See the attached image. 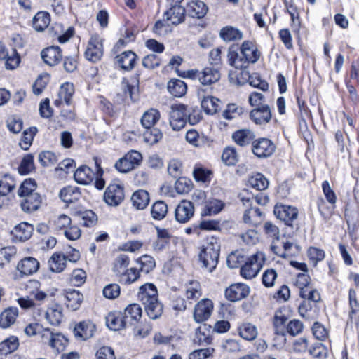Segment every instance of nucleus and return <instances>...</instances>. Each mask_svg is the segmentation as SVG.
I'll return each instance as SVG.
<instances>
[{
  "mask_svg": "<svg viewBox=\"0 0 359 359\" xmlns=\"http://www.w3.org/2000/svg\"><path fill=\"white\" fill-rule=\"evenodd\" d=\"M142 161V154L137 151L131 150L118 160L114 166L118 172L127 173L138 166Z\"/></svg>",
  "mask_w": 359,
  "mask_h": 359,
  "instance_id": "3",
  "label": "nucleus"
},
{
  "mask_svg": "<svg viewBox=\"0 0 359 359\" xmlns=\"http://www.w3.org/2000/svg\"><path fill=\"white\" fill-rule=\"evenodd\" d=\"M45 316L50 325L57 326L61 323L63 318L62 308L59 304H54L48 308Z\"/></svg>",
  "mask_w": 359,
  "mask_h": 359,
  "instance_id": "24",
  "label": "nucleus"
},
{
  "mask_svg": "<svg viewBox=\"0 0 359 359\" xmlns=\"http://www.w3.org/2000/svg\"><path fill=\"white\" fill-rule=\"evenodd\" d=\"M57 161V156L51 151H44L39 154V161L44 167L54 165Z\"/></svg>",
  "mask_w": 359,
  "mask_h": 359,
  "instance_id": "64",
  "label": "nucleus"
},
{
  "mask_svg": "<svg viewBox=\"0 0 359 359\" xmlns=\"http://www.w3.org/2000/svg\"><path fill=\"white\" fill-rule=\"evenodd\" d=\"M118 65L124 70H131L137 59L136 54L130 50L125 51L116 57Z\"/></svg>",
  "mask_w": 359,
  "mask_h": 359,
  "instance_id": "23",
  "label": "nucleus"
},
{
  "mask_svg": "<svg viewBox=\"0 0 359 359\" xmlns=\"http://www.w3.org/2000/svg\"><path fill=\"white\" fill-rule=\"evenodd\" d=\"M88 324L85 322L77 323L73 330L74 335L76 339L86 340L88 339Z\"/></svg>",
  "mask_w": 359,
  "mask_h": 359,
  "instance_id": "62",
  "label": "nucleus"
},
{
  "mask_svg": "<svg viewBox=\"0 0 359 359\" xmlns=\"http://www.w3.org/2000/svg\"><path fill=\"white\" fill-rule=\"evenodd\" d=\"M19 346L18 339L16 337H11L0 343V353L2 355H7L15 351Z\"/></svg>",
  "mask_w": 359,
  "mask_h": 359,
  "instance_id": "48",
  "label": "nucleus"
},
{
  "mask_svg": "<svg viewBox=\"0 0 359 359\" xmlns=\"http://www.w3.org/2000/svg\"><path fill=\"white\" fill-rule=\"evenodd\" d=\"M50 22V14L46 11L38 12L32 20V26L37 32H43Z\"/></svg>",
  "mask_w": 359,
  "mask_h": 359,
  "instance_id": "30",
  "label": "nucleus"
},
{
  "mask_svg": "<svg viewBox=\"0 0 359 359\" xmlns=\"http://www.w3.org/2000/svg\"><path fill=\"white\" fill-rule=\"evenodd\" d=\"M0 60H6V69L12 70L18 67L20 57L15 49H12L11 53H9L5 45L0 42Z\"/></svg>",
  "mask_w": 359,
  "mask_h": 359,
  "instance_id": "12",
  "label": "nucleus"
},
{
  "mask_svg": "<svg viewBox=\"0 0 359 359\" xmlns=\"http://www.w3.org/2000/svg\"><path fill=\"white\" fill-rule=\"evenodd\" d=\"M276 146L269 139L260 138L252 142V152L259 158H267L275 151Z\"/></svg>",
  "mask_w": 359,
  "mask_h": 359,
  "instance_id": "7",
  "label": "nucleus"
},
{
  "mask_svg": "<svg viewBox=\"0 0 359 359\" xmlns=\"http://www.w3.org/2000/svg\"><path fill=\"white\" fill-rule=\"evenodd\" d=\"M69 343L68 339L61 333H55L50 348L55 350L57 353L65 351Z\"/></svg>",
  "mask_w": 359,
  "mask_h": 359,
  "instance_id": "53",
  "label": "nucleus"
},
{
  "mask_svg": "<svg viewBox=\"0 0 359 359\" xmlns=\"http://www.w3.org/2000/svg\"><path fill=\"white\" fill-rule=\"evenodd\" d=\"M227 59L229 65L236 69H242L248 67V66L247 62L244 60L243 56L241 53H238L233 46L229 48Z\"/></svg>",
  "mask_w": 359,
  "mask_h": 359,
  "instance_id": "25",
  "label": "nucleus"
},
{
  "mask_svg": "<svg viewBox=\"0 0 359 359\" xmlns=\"http://www.w3.org/2000/svg\"><path fill=\"white\" fill-rule=\"evenodd\" d=\"M224 203L217 199L208 201L202 210V216H210L218 214L224 208Z\"/></svg>",
  "mask_w": 359,
  "mask_h": 359,
  "instance_id": "37",
  "label": "nucleus"
},
{
  "mask_svg": "<svg viewBox=\"0 0 359 359\" xmlns=\"http://www.w3.org/2000/svg\"><path fill=\"white\" fill-rule=\"evenodd\" d=\"M247 209L245 210L243 215V221L246 224H255L258 222V219H259L262 213L260 210L255 207H246Z\"/></svg>",
  "mask_w": 359,
  "mask_h": 359,
  "instance_id": "52",
  "label": "nucleus"
},
{
  "mask_svg": "<svg viewBox=\"0 0 359 359\" xmlns=\"http://www.w3.org/2000/svg\"><path fill=\"white\" fill-rule=\"evenodd\" d=\"M18 316V309L16 307H10L5 309L0 315V327L7 328L13 325Z\"/></svg>",
  "mask_w": 359,
  "mask_h": 359,
  "instance_id": "28",
  "label": "nucleus"
},
{
  "mask_svg": "<svg viewBox=\"0 0 359 359\" xmlns=\"http://www.w3.org/2000/svg\"><path fill=\"white\" fill-rule=\"evenodd\" d=\"M220 245L215 240L208 242L203 245L199 254V260L202 266L212 272L217 266L219 256Z\"/></svg>",
  "mask_w": 359,
  "mask_h": 359,
  "instance_id": "1",
  "label": "nucleus"
},
{
  "mask_svg": "<svg viewBox=\"0 0 359 359\" xmlns=\"http://www.w3.org/2000/svg\"><path fill=\"white\" fill-rule=\"evenodd\" d=\"M36 183L34 180L27 179L20 186L18 194L20 198L36 194Z\"/></svg>",
  "mask_w": 359,
  "mask_h": 359,
  "instance_id": "49",
  "label": "nucleus"
},
{
  "mask_svg": "<svg viewBox=\"0 0 359 359\" xmlns=\"http://www.w3.org/2000/svg\"><path fill=\"white\" fill-rule=\"evenodd\" d=\"M222 161L227 165H235L238 161V155L236 149L233 147H226L222 155Z\"/></svg>",
  "mask_w": 359,
  "mask_h": 359,
  "instance_id": "59",
  "label": "nucleus"
},
{
  "mask_svg": "<svg viewBox=\"0 0 359 359\" xmlns=\"http://www.w3.org/2000/svg\"><path fill=\"white\" fill-rule=\"evenodd\" d=\"M142 310L138 304H129L124 310L122 316L127 326L135 325L142 317Z\"/></svg>",
  "mask_w": 359,
  "mask_h": 359,
  "instance_id": "15",
  "label": "nucleus"
},
{
  "mask_svg": "<svg viewBox=\"0 0 359 359\" xmlns=\"http://www.w3.org/2000/svg\"><path fill=\"white\" fill-rule=\"evenodd\" d=\"M14 177L8 174H0V196H4L11 193L15 187Z\"/></svg>",
  "mask_w": 359,
  "mask_h": 359,
  "instance_id": "36",
  "label": "nucleus"
},
{
  "mask_svg": "<svg viewBox=\"0 0 359 359\" xmlns=\"http://www.w3.org/2000/svg\"><path fill=\"white\" fill-rule=\"evenodd\" d=\"M130 264V259L128 255L121 254L114 260L112 271L116 278L125 272Z\"/></svg>",
  "mask_w": 359,
  "mask_h": 359,
  "instance_id": "41",
  "label": "nucleus"
},
{
  "mask_svg": "<svg viewBox=\"0 0 359 359\" xmlns=\"http://www.w3.org/2000/svg\"><path fill=\"white\" fill-rule=\"evenodd\" d=\"M287 321V318L283 313L282 311H278L276 312L273 318V326L275 328V333L278 336L282 337L284 341H285V324Z\"/></svg>",
  "mask_w": 359,
  "mask_h": 359,
  "instance_id": "32",
  "label": "nucleus"
},
{
  "mask_svg": "<svg viewBox=\"0 0 359 359\" xmlns=\"http://www.w3.org/2000/svg\"><path fill=\"white\" fill-rule=\"evenodd\" d=\"M65 304L67 307L72 311L77 310L83 300V296L78 290H69L64 292Z\"/></svg>",
  "mask_w": 359,
  "mask_h": 359,
  "instance_id": "22",
  "label": "nucleus"
},
{
  "mask_svg": "<svg viewBox=\"0 0 359 359\" xmlns=\"http://www.w3.org/2000/svg\"><path fill=\"white\" fill-rule=\"evenodd\" d=\"M41 57L44 62L50 66H54L62 59L61 49L58 46H50L41 51Z\"/></svg>",
  "mask_w": 359,
  "mask_h": 359,
  "instance_id": "21",
  "label": "nucleus"
},
{
  "mask_svg": "<svg viewBox=\"0 0 359 359\" xmlns=\"http://www.w3.org/2000/svg\"><path fill=\"white\" fill-rule=\"evenodd\" d=\"M187 106L184 104H174L170 112V125L173 130L179 131L187 123Z\"/></svg>",
  "mask_w": 359,
  "mask_h": 359,
  "instance_id": "4",
  "label": "nucleus"
},
{
  "mask_svg": "<svg viewBox=\"0 0 359 359\" xmlns=\"http://www.w3.org/2000/svg\"><path fill=\"white\" fill-rule=\"evenodd\" d=\"M213 303L209 299L200 301L194 308V319L197 323H202L208 320L212 312Z\"/></svg>",
  "mask_w": 359,
  "mask_h": 359,
  "instance_id": "8",
  "label": "nucleus"
},
{
  "mask_svg": "<svg viewBox=\"0 0 359 359\" xmlns=\"http://www.w3.org/2000/svg\"><path fill=\"white\" fill-rule=\"evenodd\" d=\"M140 276V271L135 268L127 269L125 272L118 276L116 279L122 284L130 285L135 282Z\"/></svg>",
  "mask_w": 359,
  "mask_h": 359,
  "instance_id": "43",
  "label": "nucleus"
},
{
  "mask_svg": "<svg viewBox=\"0 0 359 359\" xmlns=\"http://www.w3.org/2000/svg\"><path fill=\"white\" fill-rule=\"evenodd\" d=\"M194 215V207L189 201L183 200L177 206L175 212V219L180 223H187Z\"/></svg>",
  "mask_w": 359,
  "mask_h": 359,
  "instance_id": "9",
  "label": "nucleus"
},
{
  "mask_svg": "<svg viewBox=\"0 0 359 359\" xmlns=\"http://www.w3.org/2000/svg\"><path fill=\"white\" fill-rule=\"evenodd\" d=\"M138 299L143 305L158 299V291L156 286L152 283H146L139 288Z\"/></svg>",
  "mask_w": 359,
  "mask_h": 359,
  "instance_id": "18",
  "label": "nucleus"
},
{
  "mask_svg": "<svg viewBox=\"0 0 359 359\" xmlns=\"http://www.w3.org/2000/svg\"><path fill=\"white\" fill-rule=\"evenodd\" d=\"M264 262V255L257 252L249 257L241 269V275L246 278L251 279L255 277L262 267Z\"/></svg>",
  "mask_w": 359,
  "mask_h": 359,
  "instance_id": "2",
  "label": "nucleus"
},
{
  "mask_svg": "<svg viewBox=\"0 0 359 359\" xmlns=\"http://www.w3.org/2000/svg\"><path fill=\"white\" fill-rule=\"evenodd\" d=\"M74 93V87L72 83L67 82L62 84L58 92V99L54 102L55 105L59 107L63 102L67 105H70Z\"/></svg>",
  "mask_w": 359,
  "mask_h": 359,
  "instance_id": "20",
  "label": "nucleus"
},
{
  "mask_svg": "<svg viewBox=\"0 0 359 359\" xmlns=\"http://www.w3.org/2000/svg\"><path fill=\"white\" fill-rule=\"evenodd\" d=\"M240 51L248 65L255 63L261 55L256 45L250 41H244L240 47Z\"/></svg>",
  "mask_w": 359,
  "mask_h": 359,
  "instance_id": "11",
  "label": "nucleus"
},
{
  "mask_svg": "<svg viewBox=\"0 0 359 359\" xmlns=\"http://www.w3.org/2000/svg\"><path fill=\"white\" fill-rule=\"evenodd\" d=\"M250 287L243 283L232 284L226 289L225 297L231 302L241 300L249 295Z\"/></svg>",
  "mask_w": 359,
  "mask_h": 359,
  "instance_id": "10",
  "label": "nucleus"
},
{
  "mask_svg": "<svg viewBox=\"0 0 359 359\" xmlns=\"http://www.w3.org/2000/svg\"><path fill=\"white\" fill-rule=\"evenodd\" d=\"M90 168L86 165L79 167L74 172L75 181L80 184H88L90 181Z\"/></svg>",
  "mask_w": 359,
  "mask_h": 359,
  "instance_id": "55",
  "label": "nucleus"
},
{
  "mask_svg": "<svg viewBox=\"0 0 359 359\" xmlns=\"http://www.w3.org/2000/svg\"><path fill=\"white\" fill-rule=\"evenodd\" d=\"M66 258L65 255L60 252H55L48 260L50 269L56 273L62 272L66 267Z\"/></svg>",
  "mask_w": 359,
  "mask_h": 359,
  "instance_id": "33",
  "label": "nucleus"
},
{
  "mask_svg": "<svg viewBox=\"0 0 359 359\" xmlns=\"http://www.w3.org/2000/svg\"><path fill=\"white\" fill-rule=\"evenodd\" d=\"M271 108L269 105H262L255 107L250 113V119L258 125L266 124L271 119Z\"/></svg>",
  "mask_w": 359,
  "mask_h": 359,
  "instance_id": "14",
  "label": "nucleus"
},
{
  "mask_svg": "<svg viewBox=\"0 0 359 359\" xmlns=\"http://www.w3.org/2000/svg\"><path fill=\"white\" fill-rule=\"evenodd\" d=\"M248 184L252 188L262 191L268 187L269 182L264 175L258 172L249 177Z\"/></svg>",
  "mask_w": 359,
  "mask_h": 359,
  "instance_id": "45",
  "label": "nucleus"
},
{
  "mask_svg": "<svg viewBox=\"0 0 359 359\" xmlns=\"http://www.w3.org/2000/svg\"><path fill=\"white\" fill-rule=\"evenodd\" d=\"M220 100L212 96L205 97L201 101V107L208 114H213L219 109Z\"/></svg>",
  "mask_w": 359,
  "mask_h": 359,
  "instance_id": "44",
  "label": "nucleus"
},
{
  "mask_svg": "<svg viewBox=\"0 0 359 359\" xmlns=\"http://www.w3.org/2000/svg\"><path fill=\"white\" fill-rule=\"evenodd\" d=\"M145 131L143 133V140L149 144L157 143L162 138V133L157 128H144Z\"/></svg>",
  "mask_w": 359,
  "mask_h": 359,
  "instance_id": "50",
  "label": "nucleus"
},
{
  "mask_svg": "<svg viewBox=\"0 0 359 359\" xmlns=\"http://www.w3.org/2000/svg\"><path fill=\"white\" fill-rule=\"evenodd\" d=\"M103 55L102 40L98 36L91 38V62L100 60Z\"/></svg>",
  "mask_w": 359,
  "mask_h": 359,
  "instance_id": "46",
  "label": "nucleus"
},
{
  "mask_svg": "<svg viewBox=\"0 0 359 359\" xmlns=\"http://www.w3.org/2000/svg\"><path fill=\"white\" fill-rule=\"evenodd\" d=\"M79 194L75 191V189L72 187H67L62 189L60 191V198L67 203H74L77 200Z\"/></svg>",
  "mask_w": 359,
  "mask_h": 359,
  "instance_id": "60",
  "label": "nucleus"
},
{
  "mask_svg": "<svg viewBox=\"0 0 359 359\" xmlns=\"http://www.w3.org/2000/svg\"><path fill=\"white\" fill-rule=\"evenodd\" d=\"M299 296L303 299H306L316 304L320 300V294L319 292L311 285L309 287L299 291Z\"/></svg>",
  "mask_w": 359,
  "mask_h": 359,
  "instance_id": "54",
  "label": "nucleus"
},
{
  "mask_svg": "<svg viewBox=\"0 0 359 359\" xmlns=\"http://www.w3.org/2000/svg\"><path fill=\"white\" fill-rule=\"evenodd\" d=\"M276 217L283 221L289 226L293 227L298 217V210L295 207L286 205H276L273 210Z\"/></svg>",
  "mask_w": 359,
  "mask_h": 359,
  "instance_id": "5",
  "label": "nucleus"
},
{
  "mask_svg": "<svg viewBox=\"0 0 359 359\" xmlns=\"http://www.w3.org/2000/svg\"><path fill=\"white\" fill-rule=\"evenodd\" d=\"M42 203V197L39 193L31 194L20 198V206L23 212L32 213L39 209Z\"/></svg>",
  "mask_w": 359,
  "mask_h": 359,
  "instance_id": "16",
  "label": "nucleus"
},
{
  "mask_svg": "<svg viewBox=\"0 0 359 359\" xmlns=\"http://www.w3.org/2000/svg\"><path fill=\"white\" fill-rule=\"evenodd\" d=\"M239 334L244 339L251 341L257 337V327L251 323H243L239 327Z\"/></svg>",
  "mask_w": 359,
  "mask_h": 359,
  "instance_id": "51",
  "label": "nucleus"
},
{
  "mask_svg": "<svg viewBox=\"0 0 359 359\" xmlns=\"http://www.w3.org/2000/svg\"><path fill=\"white\" fill-rule=\"evenodd\" d=\"M232 138L238 145L245 147L252 142L255 138V135L252 131L244 129L235 132Z\"/></svg>",
  "mask_w": 359,
  "mask_h": 359,
  "instance_id": "34",
  "label": "nucleus"
},
{
  "mask_svg": "<svg viewBox=\"0 0 359 359\" xmlns=\"http://www.w3.org/2000/svg\"><path fill=\"white\" fill-rule=\"evenodd\" d=\"M34 226L27 222H21L16 225L11 231L15 241L24 242L29 240L32 236Z\"/></svg>",
  "mask_w": 359,
  "mask_h": 359,
  "instance_id": "17",
  "label": "nucleus"
},
{
  "mask_svg": "<svg viewBox=\"0 0 359 359\" xmlns=\"http://www.w3.org/2000/svg\"><path fill=\"white\" fill-rule=\"evenodd\" d=\"M348 295L351 308L350 318L351 319L359 318V304L356 299V292L353 289H350Z\"/></svg>",
  "mask_w": 359,
  "mask_h": 359,
  "instance_id": "61",
  "label": "nucleus"
},
{
  "mask_svg": "<svg viewBox=\"0 0 359 359\" xmlns=\"http://www.w3.org/2000/svg\"><path fill=\"white\" fill-rule=\"evenodd\" d=\"M241 201L243 203V205L245 207L252 206L254 202H256L257 204L264 205L269 202V198L263 193H259L256 196H242Z\"/></svg>",
  "mask_w": 359,
  "mask_h": 359,
  "instance_id": "57",
  "label": "nucleus"
},
{
  "mask_svg": "<svg viewBox=\"0 0 359 359\" xmlns=\"http://www.w3.org/2000/svg\"><path fill=\"white\" fill-rule=\"evenodd\" d=\"M202 295L201 286L199 282L191 280L185 285V296L189 300H196Z\"/></svg>",
  "mask_w": 359,
  "mask_h": 359,
  "instance_id": "38",
  "label": "nucleus"
},
{
  "mask_svg": "<svg viewBox=\"0 0 359 359\" xmlns=\"http://www.w3.org/2000/svg\"><path fill=\"white\" fill-rule=\"evenodd\" d=\"M168 212V205L163 201H156L151 206V214L152 218L156 220L163 219Z\"/></svg>",
  "mask_w": 359,
  "mask_h": 359,
  "instance_id": "47",
  "label": "nucleus"
},
{
  "mask_svg": "<svg viewBox=\"0 0 359 359\" xmlns=\"http://www.w3.org/2000/svg\"><path fill=\"white\" fill-rule=\"evenodd\" d=\"M168 6H169V9L164 13L166 20L175 25L183 22L185 19V8L180 4H170Z\"/></svg>",
  "mask_w": 359,
  "mask_h": 359,
  "instance_id": "13",
  "label": "nucleus"
},
{
  "mask_svg": "<svg viewBox=\"0 0 359 359\" xmlns=\"http://www.w3.org/2000/svg\"><path fill=\"white\" fill-rule=\"evenodd\" d=\"M39 262L36 259L28 257L21 259L17 268L22 275L29 276L39 270Z\"/></svg>",
  "mask_w": 359,
  "mask_h": 359,
  "instance_id": "19",
  "label": "nucleus"
},
{
  "mask_svg": "<svg viewBox=\"0 0 359 359\" xmlns=\"http://www.w3.org/2000/svg\"><path fill=\"white\" fill-rule=\"evenodd\" d=\"M93 160L95 165V171L94 172V185L97 189L102 190L105 187V180L102 177L104 171L100 167L99 159L97 157H95Z\"/></svg>",
  "mask_w": 359,
  "mask_h": 359,
  "instance_id": "56",
  "label": "nucleus"
},
{
  "mask_svg": "<svg viewBox=\"0 0 359 359\" xmlns=\"http://www.w3.org/2000/svg\"><path fill=\"white\" fill-rule=\"evenodd\" d=\"M147 316L153 320L158 318L163 313V305L158 299L144 304Z\"/></svg>",
  "mask_w": 359,
  "mask_h": 359,
  "instance_id": "40",
  "label": "nucleus"
},
{
  "mask_svg": "<svg viewBox=\"0 0 359 359\" xmlns=\"http://www.w3.org/2000/svg\"><path fill=\"white\" fill-rule=\"evenodd\" d=\"M187 84L180 79H173L168 83V90L175 97H182L187 93Z\"/></svg>",
  "mask_w": 359,
  "mask_h": 359,
  "instance_id": "35",
  "label": "nucleus"
},
{
  "mask_svg": "<svg viewBox=\"0 0 359 359\" xmlns=\"http://www.w3.org/2000/svg\"><path fill=\"white\" fill-rule=\"evenodd\" d=\"M187 13L191 18H201L208 11V7L201 1H192L187 5Z\"/></svg>",
  "mask_w": 359,
  "mask_h": 359,
  "instance_id": "26",
  "label": "nucleus"
},
{
  "mask_svg": "<svg viewBox=\"0 0 359 359\" xmlns=\"http://www.w3.org/2000/svg\"><path fill=\"white\" fill-rule=\"evenodd\" d=\"M123 187L118 184H110L107 188L104 199L105 202L111 206L119 205L124 199Z\"/></svg>",
  "mask_w": 359,
  "mask_h": 359,
  "instance_id": "6",
  "label": "nucleus"
},
{
  "mask_svg": "<svg viewBox=\"0 0 359 359\" xmlns=\"http://www.w3.org/2000/svg\"><path fill=\"white\" fill-rule=\"evenodd\" d=\"M106 324L110 330L114 331L119 330L127 327L122 315L116 314L114 313H110L108 314L106 317Z\"/></svg>",
  "mask_w": 359,
  "mask_h": 359,
  "instance_id": "39",
  "label": "nucleus"
},
{
  "mask_svg": "<svg viewBox=\"0 0 359 359\" xmlns=\"http://www.w3.org/2000/svg\"><path fill=\"white\" fill-rule=\"evenodd\" d=\"M220 37L225 41H236L243 39V32L238 28L226 26L223 27L219 32Z\"/></svg>",
  "mask_w": 359,
  "mask_h": 359,
  "instance_id": "31",
  "label": "nucleus"
},
{
  "mask_svg": "<svg viewBox=\"0 0 359 359\" xmlns=\"http://www.w3.org/2000/svg\"><path fill=\"white\" fill-rule=\"evenodd\" d=\"M36 131V128L32 127L29 128V130H26L23 132L21 142L20 143L22 149L25 150L28 149L33 141L34 136L35 135Z\"/></svg>",
  "mask_w": 359,
  "mask_h": 359,
  "instance_id": "63",
  "label": "nucleus"
},
{
  "mask_svg": "<svg viewBox=\"0 0 359 359\" xmlns=\"http://www.w3.org/2000/svg\"><path fill=\"white\" fill-rule=\"evenodd\" d=\"M34 169V156L32 154L25 155L20 165L19 172L22 175H27Z\"/></svg>",
  "mask_w": 359,
  "mask_h": 359,
  "instance_id": "58",
  "label": "nucleus"
},
{
  "mask_svg": "<svg viewBox=\"0 0 359 359\" xmlns=\"http://www.w3.org/2000/svg\"><path fill=\"white\" fill-rule=\"evenodd\" d=\"M220 79L219 72L212 67H205L201 72L200 83L203 85H210Z\"/></svg>",
  "mask_w": 359,
  "mask_h": 359,
  "instance_id": "29",
  "label": "nucleus"
},
{
  "mask_svg": "<svg viewBox=\"0 0 359 359\" xmlns=\"http://www.w3.org/2000/svg\"><path fill=\"white\" fill-rule=\"evenodd\" d=\"M131 201L136 209L143 210L149 203V193L143 189L137 190L133 194Z\"/></svg>",
  "mask_w": 359,
  "mask_h": 359,
  "instance_id": "27",
  "label": "nucleus"
},
{
  "mask_svg": "<svg viewBox=\"0 0 359 359\" xmlns=\"http://www.w3.org/2000/svg\"><path fill=\"white\" fill-rule=\"evenodd\" d=\"M159 118V111L155 109H150L143 114L141 118V123L144 128H151Z\"/></svg>",
  "mask_w": 359,
  "mask_h": 359,
  "instance_id": "42",
  "label": "nucleus"
}]
</instances>
